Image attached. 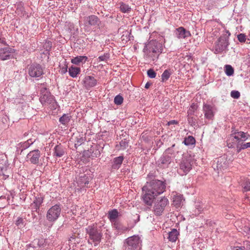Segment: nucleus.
<instances>
[{"label":"nucleus","instance_id":"obj_41","mask_svg":"<svg viewBox=\"0 0 250 250\" xmlns=\"http://www.w3.org/2000/svg\"><path fill=\"white\" fill-rule=\"evenodd\" d=\"M15 224L19 228H22L24 226L23 219L19 217L15 222Z\"/></svg>","mask_w":250,"mask_h":250},{"label":"nucleus","instance_id":"obj_9","mask_svg":"<svg viewBox=\"0 0 250 250\" xmlns=\"http://www.w3.org/2000/svg\"><path fill=\"white\" fill-rule=\"evenodd\" d=\"M28 74L32 77H40L43 74V69L39 64H32L28 68Z\"/></svg>","mask_w":250,"mask_h":250},{"label":"nucleus","instance_id":"obj_5","mask_svg":"<svg viewBox=\"0 0 250 250\" xmlns=\"http://www.w3.org/2000/svg\"><path fill=\"white\" fill-rule=\"evenodd\" d=\"M62 210L61 206L60 204L52 206L47 211L46 218L49 222H55L60 216Z\"/></svg>","mask_w":250,"mask_h":250},{"label":"nucleus","instance_id":"obj_46","mask_svg":"<svg viewBox=\"0 0 250 250\" xmlns=\"http://www.w3.org/2000/svg\"><path fill=\"white\" fill-rule=\"evenodd\" d=\"M147 74L150 78H154L156 76V73L152 69H149L147 71Z\"/></svg>","mask_w":250,"mask_h":250},{"label":"nucleus","instance_id":"obj_17","mask_svg":"<svg viewBox=\"0 0 250 250\" xmlns=\"http://www.w3.org/2000/svg\"><path fill=\"white\" fill-rule=\"evenodd\" d=\"M176 36L179 39H185L191 36L189 31L186 30L183 27H180L175 30Z\"/></svg>","mask_w":250,"mask_h":250},{"label":"nucleus","instance_id":"obj_1","mask_svg":"<svg viewBox=\"0 0 250 250\" xmlns=\"http://www.w3.org/2000/svg\"><path fill=\"white\" fill-rule=\"evenodd\" d=\"M166 184L161 180H153L147 182L143 187L142 198L144 202L148 206H151L155 197L163 193L166 189Z\"/></svg>","mask_w":250,"mask_h":250},{"label":"nucleus","instance_id":"obj_33","mask_svg":"<svg viewBox=\"0 0 250 250\" xmlns=\"http://www.w3.org/2000/svg\"><path fill=\"white\" fill-rule=\"evenodd\" d=\"M184 143L186 146L193 145L195 143V140L193 137L189 136L188 137L185 138Z\"/></svg>","mask_w":250,"mask_h":250},{"label":"nucleus","instance_id":"obj_62","mask_svg":"<svg viewBox=\"0 0 250 250\" xmlns=\"http://www.w3.org/2000/svg\"><path fill=\"white\" fill-rule=\"evenodd\" d=\"M174 122H175V121H172L170 122V123L171 124L172 123H174Z\"/></svg>","mask_w":250,"mask_h":250},{"label":"nucleus","instance_id":"obj_27","mask_svg":"<svg viewBox=\"0 0 250 250\" xmlns=\"http://www.w3.org/2000/svg\"><path fill=\"white\" fill-rule=\"evenodd\" d=\"M183 201V196L181 194H177L173 198V204L176 208L179 207Z\"/></svg>","mask_w":250,"mask_h":250},{"label":"nucleus","instance_id":"obj_16","mask_svg":"<svg viewBox=\"0 0 250 250\" xmlns=\"http://www.w3.org/2000/svg\"><path fill=\"white\" fill-rule=\"evenodd\" d=\"M13 49L9 47L0 49V60L5 61L9 59L13 53Z\"/></svg>","mask_w":250,"mask_h":250},{"label":"nucleus","instance_id":"obj_54","mask_svg":"<svg viewBox=\"0 0 250 250\" xmlns=\"http://www.w3.org/2000/svg\"><path fill=\"white\" fill-rule=\"evenodd\" d=\"M241 145H242V148H243V149H246L248 147H250V142L245 144L241 143Z\"/></svg>","mask_w":250,"mask_h":250},{"label":"nucleus","instance_id":"obj_53","mask_svg":"<svg viewBox=\"0 0 250 250\" xmlns=\"http://www.w3.org/2000/svg\"><path fill=\"white\" fill-rule=\"evenodd\" d=\"M236 148L237 153H239L241 150L243 149V148H242V146L240 143H237L236 145Z\"/></svg>","mask_w":250,"mask_h":250},{"label":"nucleus","instance_id":"obj_31","mask_svg":"<svg viewBox=\"0 0 250 250\" xmlns=\"http://www.w3.org/2000/svg\"><path fill=\"white\" fill-rule=\"evenodd\" d=\"M172 72L170 69H166L162 73L161 76L162 82L167 81L170 77Z\"/></svg>","mask_w":250,"mask_h":250},{"label":"nucleus","instance_id":"obj_45","mask_svg":"<svg viewBox=\"0 0 250 250\" xmlns=\"http://www.w3.org/2000/svg\"><path fill=\"white\" fill-rule=\"evenodd\" d=\"M242 231L244 235L250 236V227L245 226L242 229Z\"/></svg>","mask_w":250,"mask_h":250},{"label":"nucleus","instance_id":"obj_59","mask_svg":"<svg viewBox=\"0 0 250 250\" xmlns=\"http://www.w3.org/2000/svg\"><path fill=\"white\" fill-rule=\"evenodd\" d=\"M228 146H229V147H233V145L232 144H230V143H228Z\"/></svg>","mask_w":250,"mask_h":250},{"label":"nucleus","instance_id":"obj_38","mask_svg":"<svg viewBox=\"0 0 250 250\" xmlns=\"http://www.w3.org/2000/svg\"><path fill=\"white\" fill-rule=\"evenodd\" d=\"M84 141L85 140L83 137L79 135L78 137H77V140L74 145L75 147L77 148V147L83 144Z\"/></svg>","mask_w":250,"mask_h":250},{"label":"nucleus","instance_id":"obj_19","mask_svg":"<svg viewBox=\"0 0 250 250\" xmlns=\"http://www.w3.org/2000/svg\"><path fill=\"white\" fill-rule=\"evenodd\" d=\"M233 134H234V136H233L234 139L238 141V143H240L241 142L247 140L250 137V135L248 133H245L243 131L235 132Z\"/></svg>","mask_w":250,"mask_h":250},{"label":"nucleus","instance_id":"obj_15","mask_svg":"<svg viewBox=\"0 0 250 250\" xmlns=\"http://www.w3.org/2000/svg\"><path fill=\"white\" fill-rule=\"evenodd\" d=\"M76 178L78 186L81 188H83L86 186V185L89 184L90 177L85 174L82 173Z\"/></svg>","mask_w":250,"mask_h":250},{"label":"nucleus","instance_id":"obj_47","mask_svg":"<svg viewBox=\"0 0 250 250\" xmlns=\"http://www.w3.org/2000/svg\"><path fill=\"white\" fill-rule=\"evenodd\" d=\"M230 96L234 99H238L240 96V94L238 91L232 90L230 93Z\"/></svg>","mask_w":250,"mask_h":250},{"label":"nucleus","instance_id":"obj_18","mask_svg":"<svg viewBox=\"0 0 250 250\" xmlns=\"http://www.w3.org/2000/svg\"><path fill=\"white\" fill-rule=\"evenodd\" d=\"M84 24L86 25L95 26L100 22V19L95 15H90L84 18Z\"/></svg>","mask_w":250,"mask_h":250},{"label":"nucleus","instance_id":"obj_34","mask_svg":"<svg viewBox=\"0 0 250 250\" xmlns=\"http://www.w3.org/2000/svg\"><path fill=\"white\" fill-rule=\"evenodd\" d=\"M120 10L123 13H129L131 11L130 7L128 4L123 2L120 4Z\"/></svg>","mask_w":250,"mask_h":250},{"label":"nucleus","instance_id":"obj_28","mask_svg":"<svg viewBox=\"0 0 250 250\" xmlns=\"http://www.w3.org/2000/svg\"><path fill=\"white\" fill-rule=\"evenodd\" d=\"M80 68L73 66L70 67L68 70L69 75L72 78L76 77L77 75L80 73Z\"/></svg>","mask_w":250,"mask_h":250},{"label":"nucleus","instance_id":"obj_40","mask_svg":"<svg viewBox=\"0 0 250 250\" xmlns=\"http://www.w3.org/2000/svg\"><path fill=\"white\" fill-rule=\"evenodd\" d=\"M242 187L244 191H250V180H246L243 184Z\"/></svg>","mask_w":250,"mask_h":250},{"label":"nucleus","instance_id":"obj_48","mask_svg":"<svg viewBox=\"0 0 250 250\" xmlns=\"http://www.w3.org/2000/svg\"><path fill=\"white\" fill-rule=\"evenodd\" d=\"M31 207L32 212H36L37 213H39V209L40 208L39 206L36 205V204L33 202L31 204Z\"/></svg>","mask_w":250,"mask_h":250},{"label":"nucleus","instance_id":"obj_56","mask_svg":"<svg viewBox=\"0 0 250 250\" xmlns=\"http://www.w3.org/2000/svg\"><path fill=\"white\" fill-rule=\"evenodd\" d=\"M239 132L238 130L237 129H236L235 128H232V130L231 131L232 133H231V136L233 137V136H234V134H233V133L234 132Z\"/></svg>","mask_w":250,"mask_h":250},{"label":"nucleus","instance_id":"obj_2","mask_svg":"<svg viewBox=\"0 0 250 250\" xmlns=\"http://www.w3.org/2000/svg\"><path fill=\"white\" fill-rule=\"evenodd\" d=\"M163 45L156 40L149 41L144 49L145 58L148 61L156 62L162 53Z\"/></svg>","mask_w":250,"mask_h":250},{"label":"nucleus","instance_id":"obj_50","mask_svg":"<svg viewBox=\"0 0 250 250\" xmlns=\"http://www.w3.org/2000/svg\"><path fill=\"white\" fill-rule=\"evenodd\" d=\"M188 122L192 126L195 125L196 123L195 119L193 117H188Z\"/></svg>","mask_w":250,"mask_h":250},{"label":"nucleus","instance_id":"obj_26","mask_svg":"<svg viewBox=\"0 0 250 250\" xmlns=\"http://www.w3.org/2000/svg\"><path fill=\"white\" fill-rule=\"evenodd\" d=\"M179 234V232L177 229H172L171 231L168 233V239L169 241L172 242H175L177 240Z\"/></svg>","mask_w":250,"mask_h":250},{"label":"nucleus","instance_id":"obj_32","mask_svg":"<svg viewBox=\"0 0 250 250\" xmlns=\"http://www.w3.org/2000/svg\"><path fill=\"white\" fill-rule=\"evenodd\" d=\"M35 141V140H33L32 139H29L27 141L21 143V146L22 148L21 151H22L24 149H25L28 148Z\"/></svg>","mask_w":250,"mask_h":250},{"label":"nucleus","instance_id":"obj_22","mask_svg":"<svg viewBox=\"0 0 250 250\" xmlns=\"http://www.w3.org/2000/svg\"><path fill=\"white\" fill-rule=\"evenodd\" d=\"M65 152L64 148L61 145H59L55 146L53 155L57 157H61L65 154Z\"/></svg>","mask_w":250,"mask_h":250},{"label":"nucleus","instance_id":"obj_51","mask_svg":"<svg viewBox=\"0 0 250 250\" xmlns=\"http://www.w3.org/2000/svg\"><path fill=\"white\" fill-rule=\"evenodd\" d=\"M44 243H45V240H44L43 239H42L39 240L38 241V245L40 247H44L45 246V245H46L44 244Z\"/></svg>","mask_w":250,"mask_h":250},{"label":"nucleus","instance_id":"obj_12","mask_svg":"<svg viewBox=\"0 0 250 250\" xmlns=\"http://www.w3.org/2000/svg\"><path fill=\"white\" fill-rule=\"evenodd\" d=\"M203 111L205 117L208 119L211 120L214 117L216 109L214 106L208 104H204Z\"/></svg>","mask_w":250,"mask_h":250},{"label":"nucleus","instance_id":"obj_49","mask_svg":"<svg viewBox=\"0 0 250 250\" xmlns=\"http://www.w3.org/2000/svg\"><path fill=\"white\" fill-rule=\"evenodd\" d=\"M237 38L238 41L241 42H244L246 40V36L244 34H240L238 35Z\"/></svg>","mask_w":250,"mask_h":250},{"label":"nucleus","instance_id":"obj_14","mask_svg":"<svg viewBox=\"0 0 250 250\" xmlns=\"http://www.w3.org/2000/svg\"><path fill=\"white\" fill-rule=\"evenodd\" d=\"M169 150L170 149L169 148L167 149L166 150V153H167V151ZM171 157L168 155H167L166 153H165L159 159V160L158 161V164L160 167L163 168H165L168 167V165L171 163Z\"/></svg>","mask_w":250,"mask_h":250},{"label":"nucleus","instance_id":"obj_63","mask_svg":"<svg viewBox=\"0 0 250 250\" xmlns=\"http://www.w3.org/2000/svg\"><path fill=\"white\" fill-rule=\"evenodd\" d=\"M249 64L250 65V58H249Z\"/></svg>","mask_w":250,"mask_h":250},{"label":"nucleus","instance_id":"obj_10","mask_svg":"<svg viewBox=\"0 0 250 250\" xmlns=\"http://www.w3.org/2000/svg\"><path fill=\"white\" fill-rule=\"evenodd\" d=\"M228 164L226 160L224 158L219 157L216 159L213 162L212 167L215 170L217 171L219 173V171H222L227 168Z\"/></svg>","mask_w":250,"mask_h":250},{"label":"nucleus","instance_id":"obj_55","mask_svg":"<svg viewBox=\"0 0 250 250\" xmlns=\"http://www.w3.org/2000/svg\"><path fill=\"white\" fill-rule=\"evenodd\" d=\"M100 151L98 150V149H96L95 150V152L94 153L93 155L92 154V157H99V156H100Z\"/></svg>","mask_w":250,"mask_h":250},{"label":"nucleus","instance_id":"obj_58","mask_svg":"<svg viewBox=\"0 0 250 250\" xmlns=\"http://www.w3.org/2000/svg\"><path fill=\"white\" fill-rule=\"evenodd\" d=\"M150 86V83H147L146 85H145V87L146 89L148 88Z\"/></svg>","mask_w":250,"mask_h":250},{"label":"nucleus","instance_id":"obj_20","mask_svg":"<svg viewBox=\"0 0 250 250\" xmlns=\"http://www.w3.org/2000/svg\"><path fill=\"white\" fill-rule=\"evenodd\" d=\"M191 169V165L189 160L184 159L180 164V169L183 171L184 173L187 174Z\"/></svg>","mask_w":250,"mask_h":250},{"label":"nucleus","instance_id":"obj_29","mask_svg":"<svg viewBox=\"0 0 250 250\" xmlns=\"http://www.w3.org/2000/svg\"><path fill=\"white\" fill-rule=\"evenodd\" d=\"M71 116L68 114H64L59 119V122L63 125H66L70 121Z\"/></svg>","mask_w":250,"mask_h":250},{"label":"nucleus","instance_id":"obj_4","mask_svg":"<svg viewBox=\"0 0 250 250\" xmlns=\"http://www.w3.org/2000/svg\"><path fill=\"white\" fill-rule=\"evenodd\" d=\"M169 204V201L166 197L158 198L154 202L153 212L155 215L160 216L162 214L166 207Z\"/></svg>","mask_w":250,"mask_h":250},{"label":"nucleus","instance_id":"obj_21","mask_svg":"<svg viewBox=\"0 0 250 250\" xmlns=\"http://www.w3.org/2000/svg\"><path fill=\"white\" fill-rule=\"evenodd\" d=\"M113 228L116 230L117 234H121L128 230V228L123 226L119 221L112 223Z\"/></svg>","mask_w":250,"mask_h":250},{"label":"nucleus","instance_id":"obj_64","mask_svg":"<svg viewBox=\"0 0 250 250\" xmlns=\"http://www.w3.org/2000/svg\"><path fill=\"white\" fill-rule=\"evenodd\" d=\"M227 33H229V35H230V33H229V32L228 31H227Z\"/></svg>","mask_w":250,"mask_h":250},{"label":"nucleus","instance_id":"obj_61","mask_svg":"<svg viewBox=\"0 0 250 250\" xmlns=\"http://www.w3.org/2000/svg\"><path fill=\"white\" fill-rule=\"evenodd\" d=\"M174 122H175V121H172L170 122V123L171 124L172 123H174Z\"/></svg>","mask_w":250,"mask_h":250},{"label":"nucleus","instance_id":"obj_11","mask_svg":"<svg viewBox=\"0 0 250 250\" xmlns=\"http://www.w3.org/2000/svg\"><path fill=\"white\" fill-rule=\"evenodd\" d=\"M126 243L129 249L134 250L141 245L140 238L138 236L134 235L126 239Z\"/></svg>","mask_w":250,"mask_h":250},{"label":"nucleus","instance_id":"obj_57","mask_svg":"<svg viewBox=\"0 0 250 250\" xmlns=\"http://www.w3.org/2000/svg\"><path fill=\"white\" fill-rule=\"evenodd\" d=\"M232 250H244L241 247H234Z\"/></svg>","mask_w":250,"mask_h":250},{"label":"nucleus","instance_id":"obj_13","mask_svg":"<svg viewBox=\"0 0 250 250\" xmlns=\"http://www.w3.org/2000/svg\"><path fill=\"white\" fill-rule=\"evenodd\" d=\"M83 86L86 89H90L91 88L96 86L97 84V81L93 76H86L83 80Z\"/></svg>","mask_w":250,"mask_h":250},{"label":"nucleus","instance_id":"obj_8","mask_svg":"<svg viewBox=\"0 0 250 250\" xmlns=\"http://www.w3.org/2000/svg\"><path fill=\"white\" fill-rule=\"evenodd\" d=\"M41 153L39 149L30 151L26 156L27 161L31 164L38 165L40 164Z\"/></svg>","mask_w":250,"mask_h":250},{"label":"nucleus","instance_id":"obj_30","mask_svg":"<svg viewBox=\"0 0 250 250\" xmlns=\"http://www.w3.org/2000/svg\"><path fill=\"white\" fill-rule=\"evenodd\" d=\"M128 146V141L126 139H124L121 141L119 145L116 146V147L120 150H125Z\"/></svg>","mask_w":250,"mask_h":250},{"label":"nucleus","instance_id":"obj_36","mask_svg":"<svg viewBox=\"0 0 250 250\" xmlns=\"http://www.w3.org/2000/svg\"><path fill=\"white\" fill-rule=\"evenodd\" d=\"M225 73L229 76H231L234 73V69L231 65H226L225 66Z\"/></svg>","mask_w":250,"mask_h":250},{"label":"nucleus","instance_id":"obj_42","mask_svg":"<svg viewBox=\"0 0 250 250\" xmlns=\"http://www.w3.org/2000/svg\"><path fill=\"white\" fill-rule=\"evenodd\" d=\"M110 58V54L108 53H106L104 55L100 56L98 57L99 61H107Z\"/></svg>","mask_w":250,"mask_h":250},{"label":"nucleus","instance_id":"obj_25","mask_svg":"<svg viewBox=\"0 0 250 250\" xmlns=\"http://www.w3.org/2000/svg\"><path fill=\"white\" fill-rule=\"evenodd\" d=\"M85 56H78L71 59V62L76 65H79L81 62L84 63L87 60Z\"/></svg>","mask_w":250,"mask_h":250},{"label":"nucleus","instance_id":"obj_3","mask_svg":"<svg viewBox=\"0 0 250 250\" xmlns=\"http://www.w3.org/2000/svg\"><path fill=\"white\" fill-rule=\"evenodd\" d=\"M103 229L104 227L102 223L93 224L86 228V232L89 235L90 240L94 243L95 246L98 245L101 241Z\"/></svg>","mask_w":250,"mask_h":250},{"label":"nucleus","instance_id":"obj_23","mask_svg":"<svg viewBox=\"0 0 250 250\" xmlns=\"http://www.w3.org/2000/svg\"><path fill=\"white\" fill-rule=\"evenodd\" d=\"M124 159L123 156H120L115 158L113 161L112 168L114 169H118L120 167Z\"/></svg>","mask_w":250,"mask_h":250},{"label":"nucleus","instance_id":"obj_35","mask_svg":"<svg viewBox=\"0 0 250 250\" xmlns=\"http://www.w3.org/2000/svg\"><path fill=\"white\" fill-rule=\"evenodd\" d=\"M43 197L40 195H38L35 197L33 203L41 207L43 203Z\"/></svg>","mask_w":250,"mask_h":250},{"label":"nucleus","instance_id":"obj_43","mask_svg":"<svg viewBox=\"0 0 250 250\" xmlns=\"http://www.w3.org/2000/svg\"><path fill=\"white\" fill-rule=\"evenodd\" d=\"M43 47L46 51H50L52 48V42L49 41H45L43 44Z\"/></svg>","mask_w":250,"mask_h":250},{"label":"nucleus","instance_id":"obj_60","mask_svg":"<svg viewBox=\"0 0 250 250\" xmlns=\"http://www.w3.org/2000/svg\"><path fill=\"white\" fill-rule=\"evenodd\" d=\"M23 135H24V136H26L28 135V133H24Z\"/></svg>","mask_w":250,"mask_h":250},{"label":"nucleus","instance_id":"obj_39","mask_svg":"<svg viewBox=\"0 0 250 250\" xmlns=\"http://www.w3.org/2000/svg\"><path fill=\"white\" fill-rule=\"evenodd\" d=\"M197 106L196 104H192L189 107L188 111V115H192L194 114V112L197 110Z\"/></svg>","mask_w":250,"mask_h":250},{"label":"nucleus","instance_id":"obj_44","mask_svg":"<svg viewBox=\"0 0 250 250\" xmlns=\"http://www.w3.org/2000/svg\"><path fill=\"white\" fill-rule=\"evenodd\" d=\"M40 91H41V95H43V94H46L47 93H50L48 91L47 87L45 86L44 83H41L40 86Z\"/></svg>","mask_w":250,"mask_h":250},{"label":"nucleus","instance_id":"obj_6","mask_svg":"<svg viewBox=\"0 0 250 250\" xmlns=\"http://www.w3.org/2000/svg\"><path fill=\"white\" fill-rule=\"evenodd\" d=\"M40 101L43 106H48L51 110L56 109L58 104L54 97L50 93H47L42 95L40 98Z\"/></svg>","mask_w":250,"mask_h":250},{"label":"nucleus","instance_id":"obj_7","mask_svg":"<svg viewBox=\"0 0 250 250\" xmlns=\"http://www.w3.org/2000/svg\"><path fill=\"white\" fill-rule=\"evenodd\" d=\"M229 40L226 37H220L214 46V53L218 54L226 50L229 45Z\"/></svg>","mask_w":250,"mask_h":250},{"label":"nucleus","instance_id":"obj_37","mask_svg":"<svg viewBox=\"0 0 250 250\" xmlns=\"http://www.w3.org/2000/svg\"><path fill=\"white\" fill-rule=\"evenodd\" d=\"M124 101L123 97L120 95H118L114 98V102L115 104L116 105H121Z\"/></svg>","mask_w":250,"mask_h":250},{"label":"nucleus","instance_id":"obj_24","mask_svg":"<svg viewBox=\"0 0 250 250\" xmlns=\"http://www.w3.org/2000/svg\"><path fill=\"white\" fill-rule=\"evenodd\" d=\"M118 216L119 212L116 209H114L108 211L107 217L112 223L118 221L117 219Z\"/></svg>","mask_w":250,"mask_h":250},{"label":"nucleus","instance_id":"obj_52","mask_svg":"<svg viewBox=\"0 0 250 250\" xmlns=\"http://www.w3.org/2000/svg\"><path fill=\"white\" fill-rule=\"evenodd\" d=\"M67 71V66L66 64L61 67V73L62 74H65Z\"/></svg>","mask_w":250,"mask_h":250}]
</instances>
